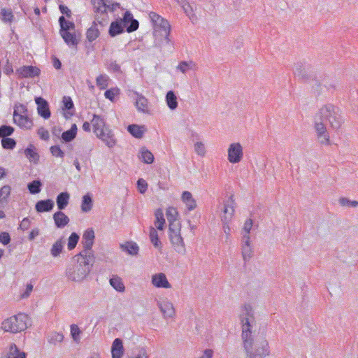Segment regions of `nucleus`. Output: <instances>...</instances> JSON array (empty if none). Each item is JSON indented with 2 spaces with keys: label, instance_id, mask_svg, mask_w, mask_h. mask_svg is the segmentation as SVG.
Listing matches in <instances>:
<instances>
[{
  "label": "nucleus",
  "instance_id": "nucleus-1",
  "mask_svg": "<svg viewBox=\"0 0 358 358\" xmlns=\"http://www.w3.org/2000/svg\"><path fill=\"white\" fill-rule=\"evenodd\" d=\"M240 318L242 322V345L245 358H266L269 356L271 350L266 338L263 336H255L252 334L255 320L250 305L245 304L243 306Z\"/></svg>",
  "mask_w": 358,
  "mask_h": 358
},
{
  "label": "nucleus",
  "instance_id": "nucleus-2",
  "mask_svg": "<svg viewBox=\"0 0 358 358\" xmlns=\"http://www.w3.org/2000/svg\"><path fill=\"white\" fill-rule=\"evenodd\" d=\"M94 9L96 13L95 20L92 25L87 29L86 36L90 42L96 40L99 36L97 24L103 27L107 23L108 11L113 12L119 6L118 3H113L111 0H92Z\"/></svg>",
  "mask_w": 358,
  "mask_h": 358
},
{
  "label": "nucleus",
  "instance_id": "nucleus-3",
  "mask_svg": "<svg viewBox=\"0 0 358 358\" xmlns=\"http://www.w3.org/2000/svg\"><path fill=\"white\" fill-rule=\"evenodd\" d=\"M166 218L169 223V239L174 250L179 254L185 255L186 252L185 245L181 236V224L178 220V213L176 208L169 207L166 212Z\"/></svg>",
  "mask_w": 358,
  "mask_h": 358
},
{
  "label": "nucleus",
  "instance_id": "nucleus-4",
  "mask_svg": "<svg viewBox=\"0 0 358 358\" xmlns=\"http://www.w3.org/2000/svg\"><path fill=\"white\" fill-rule=\"evenodd\" d=\"M74 259L77 262L76 264L66 268V275L70 280L80 282L90 273L95 257H80L79 255H76Z\"/></svg>",
  "mask_w": 358,
  "mask_h": 358
},
{
  "label": "nucleus",
  "instance_id": "nucleus-5",
  "mask_svg": "<svg viewBox=\"0 0 358 358\" xmlns=\"http://www.w3.org/2000/svg\"><path fill=\"white\" fill-rule=\"evenodd\" d=\"M315 118L322 122H328L333 129H338L343 122L340 109L331 103L322 106L315 116Z\"/></svg>",
  "mask_w": 358,
  "mask_h": 358
},
{
  "label": "nucleus",
  "instance_id": "nucleus-6",
  "mask_svg": "<svg viewBox=\"0 0 358 358\" xmlns=\"http://www.w3.org/2000/svg\"><path fill=\"white\" fill-rule=\"evenodd\" d=\"M30 319L25 313H18L5 319L1 324V328L6 332L16 334L26 330L29 325Z\"/></svg>",
  "mask_w": 358,
  "mask_h": 358
},
{
  "label": "nucleus",
  "instance_id": "nucleus-7",
  "mask_svg": "<svg viewBox=\"0 0 358 358\" xmlns=\"http://www.w3.org/2000/svg\"><path fill=\"white\" fill-rule=\"evenodd\" d=\"M149 17L154 24V34L157 37H164L166 43L170 42L171 25L169 22L155 12H150Z\"/></svg>",
  "mask_w": 358,
  "mask_h": 358
},
{
  "label": "nucleus",
  "instance_id": "nucleus-8",
  "mask_svg": "<svg viewBox=\"0 0 358 358\" xmlns=\"http://www.w3.org/2000/svg\"><path fill=\"white\" fill-rule=\"evenodd\" d=\"M94 238V231L92 229H87L85 231L82 238L83 249L78 254L80 257H91V256H94V252L92 250Z\"/></svg>",
  "mask_w": 358,
  "mask_h": 358
},
{
  "label": "nucleus",
  "instance_id": "nucleus-9",
  "mask_svg": "<svg viewBox=\"0 0 358 358\" xmlns=\"http://www.w3.org/2000/svg\"><path fill=\"white\" fill-rule=\"evenodd\" d=\"M243 157V147L239 143H231L227 150V159L231 164L239 163Z\"/></svg>",
  "mask_w": 358,
  "mask_h": 358
},
{
  "label": "nucleus",
  "instance_id": "nucleus-10",
  "mask_svg": "<svg viewBox=\"0 0 358 358\" xmlns=\"http://www.w3.org/2000/svg\"><path fill=\"white\" fill-rule=\"evenodd\" d=\"M314 128L319 143L322 145H330L329 135L324 122L315 117Z\"/></svg>",
  "mask_w": 358,
  "mask_h": 358
},
{
  "label": "nucleus",
  "instance_id": "nucleus-11",
  "mask_svg": "<svg viewBox=\"0 0 358 358\" xmlns=\"http://www.w3.org/2000/svg\"><path fill=\"white\" fill-rule=\"evenodd\" d=\"M157 305L162 313L164 319L167 320L169 319H173L175 317V308L173 304L168 299H164L161 301H157Z\"/></svg>",
  "mask_w": 358,
  "mask_h": 358
},
{
  "label": "nucleus",
  "instance_id": "nucleus-12",
  "mask_svg": "<svg viewBox=\"0 0 358 358\" xmlns=\"http://www.w3.org/2000/svg\"><path fill=\"white\" fill-rule=\"evenodd\" d=\"M235 206L236 203L234 199V196L231 195L229 200L224 204L222 215H221L222 222H224L225 223L231 222L234 215Z\"/></svg>",
  "mask_w": 358,
  "mask_h": 358
},
{
  "label": "nucleus",
  "instance_id": "nucleus-13",
  "mask_svg": "<svg viewBox=\"0 0 358 358\" xmlns=\"http://www.w3.org/2000/svg\"><path fill=\"white\" fill-rule=\"evenodd\" d=\"M120 21L122 22V25L129 33L136 31L139 26L138 20L134 18L130 11H126L122 19H120Z\"/></svg>",
  "mask_w": 358,
  "mask_h": 358
},
{
  "label": "nucleus",
  "instance_id": "nucleus-14",
  "mask_svg": "<svg viewBox=\"0 0 358 358\" xmlns=\"http://www.w3.org/2000/svg\"><path fill=\"white\" fill-rule=\"evenodd\" d=\"M241 255L245 263L250 260L253 256V248L251 245L250 237H242Z\"/></svg>",
  "mask_w": 358,
  "mask_h": 358
},
{
  "label": "nucleus",
  "instance_id": "nucleus-15",
  "mask_svg": "<svg viewBox=\"0 0 358 358\" xmlns=\"http://www.w3.org/2000/svg\"><path fill=\"white\" fill-rule=\"evenodd\" d=\"M91 123L93 127V132L96 136L106 131V129H109L106 125L105 119L103 117L96 114L93 115V118L91 120Z\"/></svg>",
  "mask_w": 358,
  "mask_h": 358
},
{
  "label": "nucleus",
  "instance_id": "nucleus-16",
  "mask_svg": "<svg viewBox=\"0 0 358 358\" xmlns=\"http://www.w3.org/2000/svg\"><path fill=\"white\" fill-rule=\"evenodd\" d=\"M151 282L152 285L157 288L169 289L171 287V285L168 281L167 278L164 273H159L152 275Z\"/></svg>",
  "mask_w": 358,
  "mask_h": 358
},
{
  "label": "nucleus",
  "instance_id": "nucleus-17",
  "mask_svg": "<svg viewBox=\"0 0 358 358\" xmlns=\"http://www.w3.org/2000/svg\"><path fill=\"white\" fill-rule=\"evenodd\" d=\"M13 122L22 129H30L33 127V121L27 115L13 114Z\"/></svg>",
  "mask_w": 358,
  "mask_h": 358
},
{
  "label": "nucleus",
  "instance_id": "nucleus-18",
  "mask_svg": "<svg viewBox=\"0 0 358 358\" xmlns=\"http://www.w3.org/2000/svg\"><path fill=\"white\" fill-rule=\"evenodd\" d=\"M35 101L37 104V110L38 115L45 119L49 118L51 113L49 109L48 101L41 97H36L35 99Z\"/></svg>",
  "mask_w": 358,
  "mask_h": 358
},
{
  "label": "nucleus",
  "instance_id": "nucleus-19",
  "mask_svg": "<svg viewBox=\"0 0 358 358\" xmlns=\"http://www.w3.org/2000/svg\"><path fill=\"white\" fill-rule=\"evenodd\" d=\"M19 76L22 78H34L40 74V69L36 66H24L17 70Z\"/></svg>",
  "mask_w": 358,
  "mask_h": 358
},
{
  "label": "nucleus",
  "instance_id": "nucleus-20",
  "mask_svg": "<svg viewBox=\"0 0 358 358\" xmlns=\"http://www.w3.org/2000/svg\"><path fill=\"white\" fill-rule=\"evenodd\" d=\"M96 137L101 140L106 145L110 148H113L116 144L114 134L110 129H106V131L96 135Z\"/></svg>",
  "mask_w": 358,
  "mask_h": 358
},
{
  "label": "nucleus",
  "instance_id": "nucleus-21",
  "mask_svg": "<svg viewBox=\"0 0 358 358\" xmlns=\"http://www.w3.org/2000/svg\"><path fill=\"white\" fill-rule=\"evenodd\" d=\"M55 203L52 199L40 200L35 205L38 213L50 212L54 208Z\"/></svg>",
  "mask_w": 358,
  "mask_h": 358
},
{
  "label": "nucleus",
  "instance_id": "nucleus-22",
  "mask_svg": "<svg viewBox=\"0 0 358 358\" xmlns=\"http://www.w3.org/2000/svg\"><path fill=\"white\" fill-rule=\"evenodd\" d=\"M53 220L55 221V226L60 229L66 227L69 222V217L62 210H59L54 213Z\"/></svg>",
  "mask_w": 358,
  "mask_h": 358
},
{
  "label": "nucleus",
  "instance_id": "nucleus-23",
  "mask_svg": "<svg viewBox=\"0 0 358 358\" xmlns=\"http://www.w3.org/2000/svg\"><path fill=\"white\" fill-rule=\"evenodd\" d=\"M112 358H122L124 354L122 341L120 338H115L111 348Z\"/></svg>",
  "mask_w": 358,
  "mask_h": 358
},
{
  "label": "nucleus",
  "instance_id": "nucleus-24",
  "mask_svg": "<svg viewBox=\"0 0 358 358\" xmlns=\"http://www.w3.org/2000/svg\"><path fill=\"white\" fill-rule=\"evenodd\" d=\"M182 201L187 206L188 210H192L196 207V203L190 192L185 191L182 194Z\"/></svg>",
  "mask_w": 358,
  "mask_h": 358
},
{
  "label": "nucleus",
  "instance_id": "nucleus-25",
  "mask_svg": "<svg viewBox=\"0 0 358 358\" xmlns=\"http://www.w3.org/2000/svg\"><path fill=\"white\" fill-rule=\"evenodd\" d=\"M120 248L122 251L126 252L127 254L134 256L138 255L139 247L135 242L127 241L120 245Z\"/></svg>",
  "mask_w": 358,
  "mask_h": 358
},
{
  "label": "nucleus",
  "instance_id": "nucleus-26",
  "mask_svg": "<svg viewBox=\"0 0 358 358\" xmlns=\"http://www.w3.org/2000/svg\"><path fill=\"white\" fill-rule=\"evenodd\" d=\"M70 195L68 192H62L59 194L56 199L57 208L59 210H62L66 208L69 204Z\"/></svg>",
  "mask_w": 358,
  "mask_h": 358
},
{
  "label": "nucleus",
  "instance_id": "nucleus-27",
  "mask_svg": "<svg viewBox=\"0 0 358 358\" xmlns=\"http://www.w3.org/2000/svg\"><path fill=\"white\" fill-rule=\"evenodd\" d=\"M177 69L181 71L182 73H186L189 71H196L197 69V65L193 61H182L177 66Z\"/></svg>",
  "mask_w": 358,
  "mask_h": 358
},
{
  "label": "nucleus",
  "instance_id": "nucleus-28",
  "mask_svg": "<svg viewBox=\"0 0 358 358\" xmlns=\"http://www.w3.org/2000/svg\"><path fill=\"white\" fill-rule=\"evenodd\" d=\"M127 131L135 138H141L145 131V126L138 124H130L127 127Z\"/></svg>",
  "mask_w": 358,
  "mask_h": 358
},
{
  "label": "nucleus",
  "instance_id": "nucleus-29",
  "mask_svg": "<svg viewBox=\"0 0 358 358\" xmlns=\"http://www.w3.org/2000/svg\"><path fill=\"white\" fill-rule=\"evenodd\" d=\"M124 27L122 25V22L117 20L110 24L108 33L110 36L114 37L118 34L123 33Z\"/></svg>",
  "mask_w": 358,
  "mask_h": 358
},
{
  "label": "nucleus",
  "instance_id": "nucleus-30",
  "mask_svg": "<svg viewBox=\"0 0 358 358\" xmlns=\"http://www.w3.org/2000/svg\"><path fill=\"white\" fill-rule=\"evenodd\" d=\"M136 101L135 105L139 111L145 112L148 108V100L143 95L135 92Z\"/></svg>",
  "mask_w": 358,
  "mask_h": 358
},
{
  "label": "nucleus",
  "instance_id": "nucleus-31",
  "mask_svg": "<svg viewBox=\"0 0 358 358\" xmlns=\"http://www.w3.org/2000/svg\"><path fill=\"white\" fill-rule=\"evenodd\" d=\"M64 335L62 333L53 331L47 336V341L49 344L56 345L64 340Z\"/></svg>",
  "mask_w": 358,
  "mask_h": 358
},
{
  "label": "nucleus",
  "instance_id": "nucleus-32",
  "mask_svg": "<svg viewBox=\"0 0 358 358\" xmlns=\"http://www.w3.org/2000/svg\"><path fill=\"white\" fill-rule=\"evenodd\" d=\"M60 35L69 46H76L78 43L76 35L70 31H63Z\"/></svg>",
  "mask_w": 358,
  "mask_h": 358
},
{
  "label": "nucleus",
  "instance_id": "nucleus-33",
  "mask_svg": "<svg viewBox=\"0 0 358 358\" xmlns=\"http://www.w3.org/2000/svg\"><path fill=\"white\" fill-rule=\"evenodd\" d=\"M155 225L159 230H162L165 224V219L164 217L163 210L161 208H158L155 212Z\"/></svg>",
  "mask_w": 358,
  "mask_h": 358
},
{
  "label": "nucleus",
  "instance_id": "nucleus-34",
  "mask_svg": "<svg viewBox=\"0 0 358 358\" xmlns=\"http://www.w3.org/2000/svg\"><path fill=\"white\" fill-rule=\"evenodd\" d=\"M77 134V126L76 124H72L71 129L62 133V138L65 142H71L73 141Z\"/></svg>",
  "mask_w": 358,
  "mask_h": 358
},
{
  "label": "nucleus",
  "instance_id": "nucleus-35",
  "mask_svg": "<svg viewBox=\"0 0 358 358\" xmlns=\"http://www.w3.org/2000/svg\"><path fill=\"white\" fill-rule=\"evenodd\" d=\"M0 19L4 23H11L13 21L14 15L10 8H1L0 11Z\"/></svg>",
  "mask_w": 358,
  "mask_h": 358
},
{
  "label": "nucleus",
  "instance_id": "nucleus-36",
  "mask_svg": "<svg viewBox=\"0 0 358 358\" xmlns=\"http://www.w3.org/2000/svg\"><path fill=\"white\" fill-rule=\"evenodd\" d=\"M110 284L117 292H122L125 289L122 279L117 275H113L110 279Z\"/></svg>",
  "mask_w": 358,
  "mask_h": 358
},
{
  "label": "nucleus",
  "instance_id": "nucleus-37",
  "mask_svg": "<svg viewBox=\"0 0 358 358\" xmlns=\"http://www.w3.org/2000/svg\"><path fill=\"white\" fill-rule=\"evenodd\" d=\"M166 101L171 110H175L178 107L177 97L173 91H169L167 92Z\"/></svg>",
  "mask_w": 358,
  "mask_h": 358
},
{
  "label": "nucleus",
  "instance_id": "nucleus-38",
  "mask_svg": "<svg viewBox=\"0 0 358 358\" xmlns=\"http://www.w3.org/2000/svg\"><path fill=\"white\" fill-rule=\"evenodd\" d=\"M24 155L30 161L34 162H36L39 159V155L32 144H30L27 148L25 149Z\"/></svg>",
  "mask_w": 358,
  "mask_h": 358
},
{
  "label": "nucleus",
  "instance_id": "nucleus-39",
  "mask_svg": "<svg viewBox=\"0 0 358 358\" xmlns=\"http://www.w3.org/2000/svg\"><path fill=\"white\" fill-rule=\"evenodd\" d=\"M64 242L62 238L57 240L52 246L50 254L52 257H57L62 252Z\"/></svg>",
  "mask_w": 358,
  "mask_h": 358
},
{
  "label": "nucleus",
  "instance_id": "nucleus-40",
  "mask_svg": "<svg viewBox=\"0 0 358 358\" xmlns=\"http://www.w3.org/2000/svg\"><path fill=\"white\" fill-rule=\"evenodd\" d=\"M60 24V33L63 31H69L71 29H73L75 27L74 23L66 20L64 16H61L59 19Z\"/></svg>",
  "mask_w": 358,
  "mask_h": 358
},
{
  "label": "nucleus",
  "instance_id": "nucleus-41",
  "mask_svg": "<svg viewBox=\"0 0 358 358\" xmlns=\"http://www.w3.org/2000/svg\"><path fill=\"white\" fill-rule=\"evenodd\" d=\"M42 183L39 180H35L29 182L27 185V188L29 192L32 194H38L41 192Z\"/></svg>",
  "mask_w": 358,
  "mask_h": 358
},
{
  "label": "nucleus",
  "instance_id": "nucleus-42",
  "mask_svg": "<svg viewBox=\"0 0 358 358\" xmlns=\"http://www.w3.org/2000/svg\"><path fill=\"white\" fill-rule=\"evenodd\" d=\"M92 208V199L89 194L83 196L81 204L83 212H89Z\"/></svg>",
  "mask_w": 358,
  "mask_h": 358
},
{
  "label": "nucleus",
  "instance_id": "nucleus-43",
  "mask_svg": "<svg viewBox=\"0 0 358 358\" xmlns=\"http://www.w3.org/2000/svg\"><path fill=\"white\" fill-rule=\"evenodd\" d=\"M8 358H26V354L24 352H20L15 344H12L10 347Z\"/></svg>",
  "mask_w": 358,
  "mask_h": 358
},
{
  "label": "nucleus",
  "instance_id": "nucleus-44",
  "mask_svg": "<svg viewBox=\"0 0 358 358\" xmlns=\"http://www.w3.org/2000/svg\"><path fill=\"white\" fill-rule=\"evenodd\" d=\"M150 239L155 248H159L161 246L162 243L159 239L157 231L152 227H151L150 229Z\"/></svg>",
  "mask_w": 358,
  "mask_h": 358
},
{
  "label": "nucleus",
  "instance_id": "nucleus-45",
  "mask_svg": "<svg viewBox=\"0 0 358 358\" xmlns=\"http://www.w3.org/2000/svg\"><path fill=\"white\" fill-rule=\"evenodd\" d=\"M141 159L145 164H152L154 161V156L152 153L146 149H142L141 152Z\"/></svg>",
  "mask_w": 358,
  "mask_h": 358
},
{
  "label": "nucleus",
  "instance_id": "nucleus-46",
  "mask_svg": "<svg viewBox=\"0 0 358 358\" xmlns=\"http://www.w3.org/2000/svg\"><path fill=\"white\" fill-rule=\"evenodd\" d=\"M79 238H80L79 235L75 232H73L70 235L69 240H68V245H67L69 250H72L73 249H74L76 248V246L78 244V242L79 241Z\"/></svg>",
  "mask_w": 358,
  "mask_h": 358
},
{
  "label": "nucleus",
  "instance_id": "nucleus-47",
  "mask_svg": "<svg viewBox=\"0 0 358 358\" xmlns=\"http://www.w3.org/2000/svg\"><path fill=\"white\" fill-rule=\"evenodd\" d=\"M1 142L3 148L6 150H13L16 145L15 140L8 137L1 138Z\"/></svg>",
  "mask_w": 358,
  "mask_h": 358
},
{
  "label": "nucleus",
  "instance_id": "nucleus-48",
  "mask_svg": "<svg viewBox=\"0 0 358 358\" xmlns=\"http://www.w3.org/2000/svg\"><path fill=\"white\" fill-rule=\"evenodd\" d=\"M338 203L343 207L356 208L358 206V201L350 200L346 197H341L338 199Z\"/></svg>",
  "mask_w": 358,
  "mask_h": 358
},
{
  "label": "nucleus",
  "instance_id": "nucleus-49",
  "mask_svg": "<svg viewBox=\"0 0 358 358\" xmlns=\"http://www.w3.org/2000/svg\"><path fill=\"white\" fill-rule=\"evenodd\" d=\"M14 131V128L11 126L2 125L0 127V138H7L12 135Z\"/></svg>",
  "mask_w": 358,
  "mask_h": 358
},
{
  "label": "nucleus",
  "instance_id": "nucleus-50",
  "mask_svg": "<svg viewBox=\"0 0 358 358\" xmlns=\"http://www.w3.org/2000/svg\"><path fill=\"white\" fill-rule=\"evenodd\" d=\"M109 78L107 75H100L96 78V85L101 90L105 89L108 86V80Z\"/></svg>",
  "mask_w": 358,
  "mask_h": 358
},
{
  "label": "nucleus",
  "instance_id": "nucleus-51",
  "mask_svg": "<svg viewBox=\"0 0 358 358\" xmlns=\"http://www.w3.org/2000/svg\"><path fill=\"white\" fill-rule=\"evenodd\" d=\"M253 224L252 220L251 218L247 219L244 223V226L242 230V237H250V233Z\"/></svg>",
  "mask_w": 358,
  "mask_h": 358
},
{
  "label": "nucleus",
  "instance_id": "nucleus-52",
  "mask_svg": "<svg viewBox=\"0 0 358 358\" xmlns=\"http://www.w3.org/2000/svg\"><path fill=\"white\" fill-rule=\"evenodd\" d=\"M71 328V335L74 341L78 342L80 340V334L81 333V331L80 330L78 325L73 324L70 327Z\"/></svg>",
  "mask_w": 358,
  "mask_h": 358
},
{
  "label": "nucleus",
  "instance_id": "nucleus-53",
  "mask_svg": "<svg viewBox=\"0 0 358 358\" xmlns=\"http://www.w3.org/2000/svg\"><path fill=\"white\" fill-rule=\"evenodd\" d=\"M182 8L184 12L186 13V15L189 17V19L193 20L194 17H195V15L194 13V10L192 6L187 1L184 3V5L182 6Z\"/></svg>",
  "mask_w": 358,
  "mask_h": 358
},
{
  "label": "nucleus",
  "instance_id": "nucleus-54",
  "mask_svg": "<svg viewBox=\"0 0 358 358\" xmlns=\"http://www.w3.org/2000/svg\"><path fill=\"white\" fill-rule=\"evenodd\" d=\"M17 113V115H27L28 109L27 108L21 103L15 104L14 107L13 114Z\"/></svg>",
  "mask_w": 358,
  "mask_h": 358
},
{
  "label": "nucleus",
  "instance_id": "nucleus-55",
  "mask_svg": "<svg viewBox=\"0 0 358 358\" xmlns=\"http://www.w3.org/2000/svg\"><path fill=\"white\" fill-rule=\"evenodd\" d=\"M194 151L199 156H204L206 154L205 145L202 142H196L194 144Z\"/></svg>",
  "mask_w": 358,
  "mask_h": 358
},
{
  "label": "nucleus",
  "instance_id": "nucleus-56",
  "mask_svg": "<svg viewBox=\"0 0 358 358\" xmlns=\"http://www.w3.org/2000/svg\"><path fill=\"white\" fill-rule=\"evenodd\" d=\"M51 154L56 157L63 158L64 152L61 150L59 145H53L50 148Z\"/></svg>",
  "mask_w": 358,
  "mask_h": 358
},
{
  "label": "nucleus",
  "instance_id": "nucleus-57",
  "mask_svg": "<svg viewBox=\"0 0 358 358\" xmlns=\"http://www.w3.org/2000/svg\"><path fill=\"white\" fill-rule=\"evenodd\" d=\"M63 104V110H70L74 108L73 102L70 96H64Z\"/></svg>",
  "mask_w": 358,
  "mask_h": 358
},
{
  "label": "nucleus",
  "instance_id": "nucleus-58",
  "mask_svg": "<svg viewBox=\"0 0 358 358\" xmlns=\"http://www.w3.org/2000/svg\"><path fill=\"white\" fill-rule=\"evenodd\" d=\"M137 188L140 193L144 194L148 189L147 182L143 178H139L137 181Z\"/></svg>",
  "mask_w": 358,
  "mask_h": 358
},
{
  "label": "nucleus",
  "instance_id": "nucleus-59",
  "mask_svg": "<svg viewBox=\"0 0 358 358\" xmlns=\"http://www.w3.org/2000/svg\"><path fill=\"white\" fill-rule=\"evenodd\" d=\"M118 93H119L118 89L112 88L110 90H107L104 93V96L106 99H108L109 100L113 101L115 98V96L118 94Z\"/></svg>",
  "mask_w": 358,
  "mask_h": 358
},
{
  "label": "nucleus",
  "instance_id": "nucleus-60",
  "mask_svg": "<svg viewBox=\"0 0 358 358\" xmlns=\"http://www.w3.org/2000/svg\"><path fill=\"white\" fill-rule=\"evenodd\" d=\"M37 134L43 140L47 141L49 139V132L46 129H45L43 127H41L38 129Z\"/></svg>",
  "mask_w": 358,
  "mask_h": 358
},
{
  "label": "nucleus",
  "instance_id": "nucleus-61",
  "mask_svg": "<svg viewBox=\"0 0 358 358\" xmlns=\"http://www.w3.org/2000/svg\"><path fill=\"white\" fill-rule=\"evenodd\" d=\"M108 70L112 72H120V66L116 61H110L108 64Z\"/></svg>",
  "mask_w": 358,
  "mask_h": 358
},
{
  "label": "nucleus",
  "instance_id": "nucleus-62",
  "mask_svg": "<svg viewBox=\"0 0 358 358\" xmlns=\"http://www.w3.org/2000/svg\"><path fill=\"white\" fill-rule=\"evenodd\" d=\"M10 187L4 185L0 189V198L6 199L10 193Z\"/></svg>",
  "mask_w": 358,
  "mask_h": 358
},
{
  "label": "nucleus",
  "instance_id": "nucleus-63",
  "mask_svg": "<svg viewBox=\"0 0 358 358\" xmlns=\"http://www.w3.org/2000/svg\"><path fill=\"white\" fill-rule=\"evenodd\" d=\"M10 241V237L8 233L1 232L0 234V243L3 245H8Z\"/></svg>",
  "mask_w": 358,
  "mask_h": 358
},
{
  "label": "nucleus",
  "instance_id": "nucleus-64",
  "mask_svg": "<svg viewBox=\"0 0 358 358\" xmlns=\"http://www.w3.org/2000/svg\"><path fill=\"white\" fill-rule=\"evenodd\" d=\"M294 75L296 76H297L299 78H303V77L304 73H303V68L302 64H297L296 65V69L294 71Z\"/></svg>",
  "mask_w": 358,
  "mask_h": 358
}]
</instances>
